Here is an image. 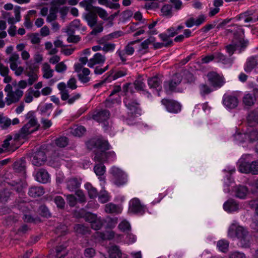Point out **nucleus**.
I'll list each match as a JSON object with an SVG mask.
<instances>
[{
    "label": "nucleus",
    "mask_w": 258,
    "mask_h": 258,
    "mask_svg": "<svg viewBox=\"0 0 258 258\" xmlns=\"http://www.w3.org/2000/svg\"><path fill=\"white\" fill-rule=\"evenodd\" d=\"M229 258H246V256L243 252L235 251L229 253Z\"/></svg>",
    "instance_id": "nucleus-62"
},
{
    "label": "nucleus",
    "mask_w": 258,
    "mask_h": 258,
    "mask_svg": "<svg viewBox=\"0 0 258 258\" xmlns=\"http://www.w3.org/2000/svg\"><path fill=\"white\" fill-rule=\"evenodd\" d=\"M182 77L179 74H175L172 80L165 82L164 87L167 92L173 91L176 87L181 83Z\"/></svg>",
    "instance_id": "nucleus-11"
},
{
    "label": "nucleus",
    "mask_w": 258,
    "mask_h": 258,
    "mask_svg": "<svg viewBox=\"0 0 258 258\" xmlns=\"http://www.w3.org/2000/svg\"><path fill=\"white\" fill-rule=\"evenodd\" d=\"M166 42L162 43V42H156L154 43L153 45L155 49H159L163 47H168L169 46H171L173 45V40H169L168 41H166Z\"/></svg>",
    "instance_id": "nucleus-59"
},
{
    "label": "nucleus",
    "mask_w": 258,
    "mask_h": 258,
    "mask_svg": "<svg viewBox=\"0 0 258 258\" xmlns=\"http://www.w3.org/2000/svg\"><path fill=\"white\" fill-rule=\"evenodd\" d=\"M108 252L110 258H120L121 256V251L118 246L116 245L110 246Z\"/></svg>",
    "instance_id": "nucleus-33"
},
{
    "label": "nucleus",
    "mask_w": 258,
    "mask_h": 258,
    "mask_svg": "<svg viewBox=\"0 0 258 258\" xmlns=\"http://www.w3.org/2000/svg\"><path fill=\"white\" fill-rule=\"evenodd\" d=\"M162 81L160 78L157 76H155L150 78L148 80V83L149 87L151 89H156L158 92V95L159 96V92L161 90Z\"/></svg>",
    "instance_id": "nucleus-16"
},
{
    "label": "nucleus",
    "mask_w": 258,
    "mask_h": 258,
    "mask_svg": "<svg viewBox=\"0 0 258 258\" xmlns=\"http://www.w3.org/2000/svg\"><path fill=\"white\" fill-rule=\"evenodd\" d=\"M42 71L44 78L49 79L53 76V70L51 69L50 65L47 63L43 64Z\"/></svg>",
    "instance_id": "nucleus-37"
},
{
    "label": "nucleus",
    "mask_w": 258,
    "mask_h": 258,
    "mask_svg": "<svg viewBox=\"0 0 258 258\" xmlns=\"http://www.w3.org/2000/svg\"><path fill=\"white\" fill-rule=\"evenodd\" d=\"M110 173L113 177V183L118 186L125 184L127 182V176L120 168L113 166L110 170Z\"/></svg>",
    "instance_id": "nucleus-5"
},
{
    "label": "nucleus",
    "mask_w": 258,
    "mask_h": 258,
    "mask_svg": "<svg viewBox=\"0 0 258 258\" xmlns=\"http://www.w3.org/2000/svg\"><path fill=\"white\" fill-rule=\"evenodd\" d=\"M95 144L101 151H105L109 149V144L106 141L102 139H98L95 142Z\"/></svg>",
    "instance_id": "nucleus-41"
},
{
    "label": "nucleus",
    "mask_w": 258,
    "mask_h": 258,
    "mask_svg": "<svg viewBox=\"0 0 258 258\" xmlns=\"http://www.w3.org/2000/svg\"><path fill=\"white\" fill-rule=\"evenodd\" d=\"M233 191L235 197L239 199H244L247 195L248 189L245 186L238 185L234 188Z\"/></svg>",
    "instance_id": "nucleus-27"
},
{
    "label": "nucleus",
    "mask_w": 258,
    "mask_h": 258,
    "mask_svg": "<svg viewBox=\"0 0 258 258\" xmlns=\"http://www.w3.org/2000/svg\"><path fill=\"white\" fill-rule=\"evenodd\" d=\"M199 89L200 94L202 96H205V95L210 94L212 91V89L208 85L205 84L200 85Z\"/></svg>",
    "instance_id": "nucleus-50"
},
{
    "label": "nucleus",
    "mask_w": 258,
    "mask_h": 258,
    "mask_svg": "<svg viewBox=\"0 0 258 258\" xmlns=\"http://www.w3.org/2000/svg\"><path fill=\"white\" fill-rule=\"evenodd\" d=\"M214 57L217 62H220L228 66H231L232 63V60L231 58L227 57L220 52H214Z\"/></svg>",
    "instance_id": "nucleus-17"
},
{
    "label": "nucleus",
    "mask_w": 258,
    "mask_h": 258,
    "mask_svg": "<svg viewBox=\"0 0 258 258\" xmlns=\"http://www.w3.org/2000/svg\"><path fill=\"white\" fill-rule=\"evenodd\" d=\"M135 88L138 91H143L146 87L145 84L141 78L137 79L134 83Z\"/></svg>",
    "instance_id": "nucleus-54"
},
{
    "label": "nucleus",
    "mask_w": 258,
    "mask_h": 258,
    "mask_svg": "<svg viewBox=\"0 0 258 258\" xmlns=\"http://www.w3.org/2000/svg\"><path fill=\"white\" fill-rule=\"evenodd\" d=\"M104 210L107 213L117 214L121 212L122 208L112 203H109L105 205Z\"/></svg>",
    "instance_id": "nucleus-25"
},
{
    "label": "nucleus",
    "mask_w": 258,
    "mask_h": 258,
    "mask_svg": "<svg viewBox=\"0 0 258 258\" xmlns=\"http://www.w3.org/2000/svg\"><path fill=\"white\" fill-rule=\"evenodd\" d=\"M229 237H237L239 239L241 247L248 248L251 244V237L247 230L243 227L238 225L236 223H232L229 227L228 232Z\"/></svg>",
    "instance_id": "nucleus-1"
},
{
    "label": "nucleus",
    "mask_w": 258,
    "mask_h": 258,
    "mask_svg": "<svg viewBox=\"0 0 258 258\" xmlns=\"http://www.w3.org/2000/svg\"><path fill=\"white\" fill-rule=\"evenodd\" d=\"M5 91L7 93L6 98V103L8 105L18 102L23 95V91L19 89L13 91L11 85L7 84L5 88Z\"/></svg>",
    "instance_id": "nucleus-4"
},
{
    "label": "nucleus",
    "mask_w": 258,
    "mask_h": 258,
    "mask_svg": "<svg viewBox=\"0 0 258 258\" xmlns=\"http://www.w3.org/2000/svg\"><path fill=\"white\" fill-rule=\"evenodd\" d=\"M113 70H111L107 72L104 76H105V81H108V82H111L113 80H115L119 78L125 76L127 74V71L126 70H122L117 71L114 74Z\"/></svg>",
    "instance_id": "nucleus-15"
},
{
    "label": "nucleus",
    "mask_w": 258,
    "mask_h": 258,
    "mask_svg": "<svg viewBox=\"0 0 258 258\" xmlns=\"http://www.w3.org/2000/svg\"><path fill=\"white\" fill-rule=\"evenodd\" d=\"M136 41H132L126 45L123 50L118 49L116 51V54L119 57L120 60L125 63L127 60L126 55H132L135 52V49L132 45Z\"/></svg>",
    "instance_id": "nucleus-9"
},
{
    "label": "nucleus",
    "mask_w": 258,
    "mask_h": 258,
    "mask_svg": "<svg viewBox=\"0 0 258 258\" xmlns=\"http://www.w3.org/2000/svg\"><path fill=\"white\" fill-rule=\"evenodd\" d=\"M44 194V189L42 186H32L28 191V195L33 198L39 197Z\"/></svg>",
    "instance_id": "nucleus-29"
},
{
    "label": "nucleus",
    "mask_w": 258,
    "mask_h": 258,
    "mask_svg": "<svg viewBox=\"0 0 258 258\" xmlns=\"http://www.w3.org/2000/svg\"><path fill=\"white\" fill-rule=\"evenodd\" d=\"M94 160L99 162H104L107 161L106 152L100 151L95 153Z\"/></svg>",
    "instance_id": "nucleus-49"
},
{
    "label": "nucleus",
    "mask_w": 258,
    "mask_h": 258,
    "mask_svg": "<svg viewBox=\"0 0 258 258\" xmlns=\"http://www.w3.org/2000/svg\"><path fill=\"white\" fill-rule=\"evenodd\" d=\"M11 123V119L3 115L0 120V127L3 130H6L10 126Z\"/></svg>",
    "instance_id": "nucleus-48"
},
{
    "label": "nucleus",
    "mask_w": 258,
    "mask_h": 258,
    "mask_svg": "<svg viewBox=\"0 0 258 258\" xmlns=\"http://www.w3.org/2000/svg\"><path fill=\"white\" fill-rule=\"evenodd\" d=\"M39 212L40 214L43 217L48 218L51 216V213L45 205L40 206L39 208Z\"/></svg>",
    "instance_id": "nucleus-52"
},
{
    "label": "nucleus",
    "mask_w": 258,
    "mask_h": 258,
    "mask_svg": "<svg viewBox=\"0 0 258 258\" xmlns=\"http://www.w3.org/2000/svg\"><path fill=\"white\" fill-rule=\"evenodd\" d=\"M123 102L125 106L130 110V112H128V113H131V116H134L136 115L137 114H140V103L136 99L126 97L124 99Z\"/></svg>",
    "instance_id": "nucleus-8"
},
{
    "label": "nucleus",
    "mask_w": 258,
    "mask_h": 258,
    "mask_svg": "<svg viewBox=\"0 0 258 258\" xmlns=\"http://www.w3.org/2000/svg\"><path fill=\"white\" fill-rule=\"evenodd\" d=\"M118 228L123 232H128L131 229V225L127 221L123 220L119 223Z\"/></svg>",
    "instance_id": "nucleus-56"
},
{
    "label": "nucleus",
    "mask_w": 258,
    "mask_h": 258,
    "mask_svg": "<svg viewBox=\"0 0 258 258\" xmlns=\"http://www.w3.org/2000/svg\"><path fill=\"white\" fill-rule=\"evenodd\" d=\"M11 193L6 189L0 190V203L5 204L10 199Z\"/></svg>",
    "instance_id": "nucleus-40"
},
{
    "label": "nucleus",
    "mask_w": 258,
    "mask_h": 258,
    "mask_svg": "<svg viewBox=\"0 0 258 258\" xmlns=\"http://www.w3.org/2000/svg\"><path fill=\"white\" fill-rule=\"evenodd\" d=\"M223 208L226 211L231 212L237 210L238 205L235 201L230 199L224 204Z\"/></svg>",
    "instance_id": "nucleus-30"
},
{
    "label": "nucleus",
    "mask_w": 258,
    "mask_h": 258,
    "mask_svg": "<svg viewBox=\"0 0 258 258\" xmlns=\"http://www.w3.org/2000/svg\"><path fill=\"white\" fill-rule=\"evenodd\" d=\"M103 225V221L100 218L97 219L92 224L91 228L95 230L100 229Z\"/></svg>",
    "instance_id": "nucleus-60"
},
{
    "label": "nucleus",
    "mask_w": 258,
    "mask_h": 258,
    "mask_svg": "<svg viewBox=\"0 0 258 258\" xmlns=\"http://www.w3.org/2000/svg\"><path fill=\"white\" fill-rule=\"evenodd\" d=\"M85 18L88 25L91 28L96 25L98 19L97 16L95 12H94L93 10L88 12L85 15Z\"/></svg>",
    "instance_id": "nucleus-22"
},
{
    "label": "nucleus",
    "mask_w": 258,
    "mask_h": 258,
    "mask_svg": "<svg viewBox=\"0 0 258 258\" xmlns=\"http://www.w3.org/2000/svg\"><path fill=\"white\" fill-rule=\"evenodd\" d=\"M250 157L249 155H244L239 161V170L244 173H251L253 174H258V161H252L251 163L246 161Z\"/></svg>",
    "instance_id": "nucleus-3"
},
{
    "label": "nucleus",
    "mask_w": 258,
    "mask_h": 258,
    "mask_svg": "<svg viewBox=\"0 0 258 258\" xmlns=\"http://www.w3.org/2000/svg\"><path fill=\"white\" fill-rule=\"evenodd\" d=\"M110 115L109 111L107 110H102L93 115L94 120L98 122H102L108 119Z\"/></svg>",
    "instance_id": "nucleus-26"
},
{
    "label": "nucleus",
    "mask_w": 258,
    "mask_h": 258,
    "mask_svg": "<svg viewBox=\"0 0 258 258\" xmlns=\"http://www.w3.org/2000/svg\"><path fill=\"white\" fill-rule=\"evenodd\" d=\"M207 77L210 84L215 88L221 87L224 83V78L216 72H209Z\"/></svg>",
    "instance_id": "nucleus-6"
},
{
    "label": "nucleus",
    "mask_w": 258,
    "mask_h": 258,
    "mask_svg": "<svg viewBox=\"0 0 258 258\" xmlns=\"http://www.w3.org/2000/svg\"><path fill=\"white\" fill-rule=\"evenodd\" d=\"M248 141L253 142L258 140V129L254 128H248L246 132Z\"/></svg>",
    "instance_id": "nucleus-32"
},
{
    "label": "nucleus",
    "mask_w": 258,
    "mask_h": 258,
    "mask_svg": "<svg viewBox=\"0 0 258 258\" xmlns=\"http://www.w3.org/2000/svg\"><path fill=\"white\" fill-rule=\"evenodd\" d=\"M115 46L114 43H106L102 45V51L105 53L112 52L115 49Z\"/></svg>",
    "instance_id": "nucleus-58"
},
{
    "label": "nucleus",
    "mask_w": 258,
    "mask_h": 258,
    "mask_svg": "<svg viewBox=\"0 0 258 258\" xmlns=\"http://www.w3.org/2000/svg\"><path fill=\"white\" fill-rule=\"evenodd\" d=\"M27 128V130L26 129L25 131H23V127L20 130L19 132V137L25 138L28 135L36 131L35 127L34 126H30V125H28Z\"/></svg>",
    "instance_id": "nucleus-47"
},
{
    "label": "nucleus",
    "mask_w": 258,
    "mask_h": 258,
    "mask_svg": "<svg viewBox=\"0 0 258 258\" xmlns=\"http://www.w3.org/2000/svg\"><path fill=\"white\" fill-rule=\"evenodd\" d=\"M246 132L245 133H238L234 135L235 140L239 141L240 142H243L248 141Z\"/></svg>",
    "instance_id": "nucleus-61"
},
{
    "label": "nucleus",
    "mask_w": 258,
    "mask_h": 258,
    "mask_svg": "<svg viewBox=\"0 0 258 258\" xmlns=\"http://www.w3.org/2000/svg\"><path fill=\"white\" fill-rule=\"evenodd\" d=\"M217 246L220 251L225 252L228 250L229 242L226 240H220L217 242Z\"/></svg>",
    "instance_id": "nucleus-44"
},
{
    "label": "nucleus",
    "mask_w": 258,
    "mask_h": 258,
    "mask_svg": "<svg viewBox=\"0 0 258 258\" xmlns=\"http://www.w3.org/2000/svg\"><path fill=\"white\" fill-rule=\"evenodd\" d=\"M224 105L229 108H234L238 103L237 98L233 96L228 95L225 96L223 98Z\"/></svg>",
    "instance_id": "nucleus-21"
},
{
    "label": "nucleus",
    "mask_w": 258,
    "mask_h": 258,
    "mask_svg": "<svg viewBox=\"0 0 258 258\" xmlns=\"http://www.w3.org/2000/svg\"><path fill=\"white\" fill-rule=\"evenodd\" d=\"M35 177L37 181L42 183H46L50 180L47 171L43 168L40 169L37 171Z\"/></svg>",
    "instance_id": "nucleus-19"
},
{
    "label": "nucleus",
    "mask_w": 258,
    "mask_h": 258,
    "mask_svg": "<svg viewBox=\"0 0 258 258\" xmlns=\"http://www.w3.org/2000/svg\"><path fill=\"white\" fill-rule=\"evenodd\" d=\"M32 164L36 166L43 165L46 160L45 153L42 151H37L34 153L30 157Z\"/></svg>",
    "instance_id": "nucleus-10"
},
{
    "label": "nucleus",
    "mask_w": 258,
    "mask_h": 258,
    "mask_svg": "<svg viewBox=\"0 0 258 258\" xmlns=\"http://www.w3.org/2000/svg\"><path fill=\"white\" fill-rule=\"evenodd\" d=\"M58 9L57 7H51L49 10V14L47 17L46 21L47 22H51L57 18V13Z\"/></svg>",
    "instance_id": "nucleus-38"
},
{
    "label": "nucleus",
    "mask_w": 258,
    "mask_h": 258,
    "mask_svg": "<svg viewBox=\"0 0 258 258\" xmlns=\"http://www.w3.org/2000/svg\"><path fill=\"white\" fill-rule=\"evenodd\" d=\"M14 169L16 172L24 173L26 170V161L21 158L14 163Z\"/></svg>",
    "instance_id": "nucleus-31"
},
{
    "label": "nucleus",
    "mask_w": 258,
    "mask_h": 258,
    "mask_svg": "<svg viewBox=\"0 0 258 258\" xmlns=\"http://www.w3.org/2000/svg\"><path fill=\"white\" fill-rule=\"evenodd\" d=\"M145 208L142 205L138 198H134L129 203L128 211L131 213L143 215L144 214Z\"/></svg>",
    "instance_id": "nucleus-7"
},
{
    "label": "nucleus",
    "mask_w": 258,
    "mask_h": 258,
    "mask_svg": "<svg viewBox=\"0 0 258 258\" xmlns=\"http://www.w3.org/2000/svg\"><path fill=\"white\" fill-rule=\"evenodd\" d=\"M247 120L249 126L258 124V107L249 113L247 117Z\"/></svg>",
    "instance_id": "nucleus-23"
},
{
    "label": "nucleus",
    "mask_w": 258,
    "mask_h": 258,
    "mask_svg": "<svg viewBox=\"0 0 258 258\" xmlns=\"http://www.w3.org/2000/svg\"><path fill=\"white\" fill-rule=\"evenodd\" d=\"M105 56L100 53L97 52L95 53L93 56L89 59L88 66L90 68H93L94 66L97 64H102L105 61Z\"/></svg>",
    "instance_id": "nucleus-14"
},
{
    "label": "nucleus",
    "mask_w": 258,
    "mask_h": 258,
    "mask_svg": "<svg viewBox=\"0 0 258 258\" xmlns=\"http://www.w3.org/2000/svg\"><path fill=\"white\" fill-rule=\"evenodd\" d=\"M82 179L80 178L73 177L68 178L66 181L67 188L70 191H75L81 186Z\"/></svg>",
    "instance_id": "nucleus-13"
},
{
    "label": "nucleus",
    "mask_w": 258,
    "mask_h": 258,
    "mask_svg": "<svg viewBox=\"0 0 258 258\" xmlns=\"http://www.w3.org/2000/svg\"><path fill=\"white\" fill-rule=\"evenodd\" d=\"M98 201L100 203L104 204L108 202L110 196L106 190H101L98 194Z\"/></svg>",
    "instance_id": "nucleus-45"
},
{
    "label": "nucleus",
    "mask_w": 258,
    "mask_h": 258,
    "mask_svg": "<svg viewBox=\"0 0 258 258\" xmlns=\"http://www.w3.org/2000/svg\"><path fill=\"white\" fill-rule=\"evenodd\" d=\"M84 254L86 257H93L95 254V250L93 248H87L84 250Z\"/></svg>",
    "instance_id": "nucleus-63"
},
{
    "label": "nucleus",
    "mask_w": 258,
    "mask_h": 258,
    "mask_svg": "<svg viewBox=\"0 0 258 258\" xmlns=\"http://www.w3.org/2000/svg\"><path fill=\"white\" fill-rule=\"evenodd\" d=\"M93 0H83L79 4L80 6L84 8L87 11H93L95 7L92 5Z\"/></svg>",
    "instance_id": "nucleus-43"
},
{
    "label": "nucleus",
    "mask_w": 258,
    "mask_h": 258,
    "mask_svg": "<svg viewBox=\"0 0 258 258\" xmlns=\"http://www.w3.org/2000/svg\"><path fill=\"white\" fill-rule=\"evenodd\" d=\"M257 66H258V56H253L247 59L244 69L246 73H250Z\"/></svg>",
    "instance_id": "nucleus-18"
},
{
    "label": "nucleus",
    "mask_w": 258,
    "mask_h": 258,
    "mask_svg": "<svg viewBox=\"0 0 258 258\" xmlns=\"http://www.w3.org/2000/svg\"><path fill=\"white\" fill-rule=\"evenodd\" d=\"M55 143L56 145L59 147H64L68 144V138L65 137H60L56 140Z\"/></svg>",
    "instance_id": "nucleus-55"
},
{
    "label": "nucleus",
    "mask_w": 258,
    "mask_h": 258,
    "mask_svg": "<svg viewBox=\"0 0 258 258\" xmlns=\"http://www.w3.org/2000/svg\"><path fill=\"white\" fill-rule=\"evenodd\" d=\"M14 47L11 45L6 48V53L7 54H10L8 60H5V62L10 63V69L14 72L15 74L17 76H20L24 71V68L21 66H18L21 63L19 54L17 52H13Z\"/></svg>",
    "instance_id": "nucleus-2"
},
{
    "label": "nucleus",
    "mask_w": 258,
    "mask_h": 258,
    "mask_svg": "<svg viewBox=\"0 0 258 258\" xmlns=\"http://www.w3.org/2000/svg\"><path fill=\"white\" fill-rule=\"evenodd\" d=\"M26 118L28 119V122L23 127V131H25V130H27V126L30 125V126H34L35 127V130H37L38 125L37 119L36 117L34 116V113L32 111H29L26 115Z\"/></svg>",
    "instance_id": "nucleus-20"
},
{
    "label": "nucleus",
    "mask_w": 258,
    "mask_h": 258,
    "mask_svg": "<svg viewBox=\"0 0 258 258\" xmlns=\"http://www.w3.org/2000/svg\"><path fill=\"white\" fill-rule=\"evenodd\" d=\"M90 71L88 68H83L82 72L78 75L79 80L83 83H86L90 81V77L88 75Z\"/></svg>",
    "instance_id": "nucleus-36"
},
{
    "label": "nucleus",
    "mask_w": 258,
    "mask_h": 258,
    "mask_svg": "<svg viewBox=\"0 0 258 258\" xmlns=\"http://www.w3.org/2000/svg\"><path fill=\"white\" fill-rule=\"evenodd\" d=\"M66 247L67 246L63 244L59 245L56 247V256L57 258L64 257L67 254Z\"/></svg>",
    "instance_id": "nucleus-39"
},
{
    "label": "nucleus",
    "mask_w": 258,
    "mask_h": 258,
    "mask_svg": "<svg viewBox=\"0 0 258 258\" xmlns=\"http://www.w3.org/2000/svg\"><path fill=\"white\" fill-rule=\"evenodd\" d=\"M54 201L57 207L60 209H63L65 206V201L61 196H56L54 199Z\"/></svg>",
    "instance_id": "nucleus-57"
},
{
    "label": "nucleus",
    "mask_w": 258,
    "mask_h": 258,
    "mask_svg": "<svg viewBox=\"0 0 258 258\" xmlns=\"http://www.w3.org/2000/svg\"><path fill=\"white\" fill-rule=\"evenodd\" d=\"M92 31L90 32L91 35H96L103 31V28L102 24H97L93 27Z\"/></svg>",
    "instance_id": "nucleus-64"
},
{
    "label": "nucleus",
    "mask_w": 258,
    "mask_h": 258,
    "mask_svg": "<svg viewBox=\"0 0 258 258\" xmlns=\"http://www.w3.org/2000/svg\"><path fill=\"white\" fill-rule=\"evenodd\" d=\"M74 230L77 234L85 235L89 233V229L83 225L77 224L74 226Z\"/></svg>",
    "instance_id": "nucleus-42"
},
{
    "label": "nucleus",
    "mask_w": 258,
    "mask_h": 258,
    "mask_svg": "<svg viewBox=\"0 0 258 258\" xmlns=\"http://www.w3.org/2000/svg\"><path fill=\"white\" fill-rule=\"evenodd\" d=\"M85 131L86 129L84 126H79L74 128H72L71 133L75 136L80 137L85 133Z\"/></svg>",
    "instance_id": "nucleus-46"
},
{
    "label": "nucleus",
    "mask_w": 258,
    "mask_h": 258,
    "mask_svg": "<svg viewBox=\"0 0 258 258\" xmlns=\"http://www.w3.org/2000/svg\"><path fill=\"white\" fill-rule=\"evenodd\" d=\"M93 11L96 15H98L101 19L104 21L108 20V19L109 18L108 17V14L107 13V11L102 8L99 7H95L94 8Z\"/></svg>",
    "instance_id": "nucleus-34"
},
{
    "label": "nucleus",
    "mask_w": 258,
    "mask_h": 258,
    "mask_svg": "<svg viewBox=\"0 0 258 258\" xmlns=\"http://www.w3.org/2000/svg\"><path fill=\"white\" fill-rule=\"evenodd\" d=\"M105 166L102 164H97L94 167V171L97 176H102L105 172Z\"/></svg>",
    "instance_id": "nucleus-51"
},
{
    "label": "nucleus",
    "mask_w": 258,
    "mask_h": 258,
    "mask_svg": "<svg viewBox=\"0 0 258 258\" xmlns=\"http://www.w3.org/2000/svg\"><path fill=\"white\" fill-rule=\"evenodd\" d=\"M176 30H175V28L171 27L167 29L165 33L160 34L159 36L162 41H168V40H170L169 39L170 37H173L177 34Z\"/></svg>",
    "instance_id": "nucleus-24"
},
{
    "label": "nucleus",
    "mask_w": 258,
    "mask_h": 258,
    "mask_svg": "<svg viewBox=\"0 0 258 258\" xmlns=\"http://www.w3.org/2000/svg\"><path fill=\"white\" fill-rule=\"evenodd\" d=\"M31 42L33 44H38L40 42V38L38 33H31L27 35Z\"/></svg>",
    "instance_id": "nucleus-53"
},
{
    "label": "nucleus",
    "mask_w": 258,
    "mask_h": 258,
    "mask_svg": "<svg viewBox=\"0 0 258 258\" xmlns=\"http://www.w3.org/2000/svg\"><path fill=\"white\" fill-rule=\"evenodd\" d=\"M85 187L88 191V195L91 199H94L98 195L96 188L92 186L90 183H86Z\"/></svg>",
    "instance_id": "nucleus-35"
},
{
    "label": "nucleus",
    "mask_w": 258,
    "mask_h": 258,
    "mask_svg": "<svg viewBox=\"0 0 258 258\" xmlns=\"http://www.w3.org/2000/svg\"><path fill=\"white\" fill-rule=\"evenodd\" d=\"M161 102L170 112L177 113L181 109L179 103L173 100L165 98L162 100Z\"/></svg>",
    "instance_id": "nucleus-12"
},
{
    "label": "nucleus",
    "mask_w": 258,
    "mask_h": 258,
    "mask_svg": "<svg viewBox=\"0 0 258 258\" xmlns=\"http://www.w3.org/2000/svg\"><path fill=\"white\" fill-rule=\"evenodd\" d=\"M256 97L249 93H246L242 98L243 104L248 107L253 106L256 101Z\"/></svg>",
    "instance_id": "nucleus-28"
}]
</instances>
